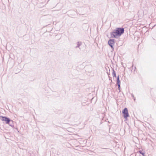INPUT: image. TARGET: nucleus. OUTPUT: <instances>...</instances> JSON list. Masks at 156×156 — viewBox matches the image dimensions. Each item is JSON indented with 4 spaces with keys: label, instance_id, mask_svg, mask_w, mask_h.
I'll return each instance as SVG.
<instances>
[{
    "label": "nucleus",
    "instance_id": "obj_3",
    "mask_svg": "<svg viewBox=\"0 0 156 156\" xmlns=\"http://www.w3.org/2000/svg\"><path fill=\"white\" fill-rule=\"evenodd\" d=\"M115 40L113 39H110L108 41V45L111 47L112 48V51L114 50L113 45L115 43Z\"/></svg>",
    "mask_w": 156,
    "mask_h": 156
},
{
    "label": "nucleus",
    "instance_id": "obj_12",
    "mask_svg": "<svg viewBox=\"0 0 156 156\" xmlns=\"http://www.w3.org/2000/svg\"><path fill=\"white\" fill-rule=\"evenodd\" d=\"M133 99H134V101H135V100H136V98H135V97L133 98Z\"/></svg>",
    "mask_w": 156,
    "mask_h": 156
},
{
    "label": "nucleus",
    "instance_id": "obj_7",
    "mask_svg": "<svg viewBox=\"0 0 156 156\" xmlns=\"http://www.w3.org/2000/svg\"><path fill=\"white\" fill-rule=\"evenodd\" d=\"M7 124H9L12 127L14 126L13 121L12 120H11V119L10 122Z\"/></svg>",
    "mask_w": 156,
    "mask_h": 156
},
{
    "label": "nucleus",
    "instance_id": "obj_1",
    "mask_svg": "<svg viewBox=\"0 0 156 156\" xmlns=\"http://www.w3.org/2000/svg\"><path fill=\"white\" fill-rule=\"evenodd\" d=\"M124 31V29L123 27H118L115 30H114L110 33L111 37L117 38L122 34Z\"/></svg>",
    "mask_w": 156,
    "mask_h": 156
},
{
    "label": "nucleus",
    "instance_id": "obj_6",
    "mask_svg": "<svg viewBox=\"0 0 156 156\" xmlns=\"http://www.w3.org/2000/svg\"><path fill=\"white\" fill-rule=\"evenodd\" d=\"M82 44V42L80 41L78 42L77 43V46L75 47L76 48H79L80 46Z\"/></svg>",
    "mask_w": 156,
    "mask_h": 156
},
{
    "label": "nucleus",
    "instance_id": "obj_5",
    "mask_svg": "<svg viewBox=\"0 0 156 156\" xmlns=\"http://www.w3.org/2000/svg\"><path fill=\"white\" fill-rule=\"evenodd\" d=\"M116 83L117 84V85H120L121 84L120 81L119 80V75H118L117 77Z\"/></svg>",
    "mask_w": 156,
    "mask_h": 156
},
{
    "label": "nucleus",
    "instance_id": "obj_8",
    "mask_svg": "<svg viewBox=\"0 0 156 156\" xmlns=\"http://www.w3.org/2000/svg\"><path fill=\"white\" fill-rule=\"evenodd\" d=\"M112 71H113V72H112V75L113 77H116V73H115V71L114 69H112Z\"/></svg>",
    "mask_w": 156,
    "mask_h": 156
},
{
    "label": "nucleus",
    "instance_id": "obj_10",
    "mask_svg": "<svg viewBox=\"0 0 156 156\" xmlns=\"http://www.w3.org/2000/svg\"><path fill=\"white\" fill-rule=\"evenodd\" d=\"M118 88L119 90V92H120V85H118Z\"/></svg>",
    "mask_w": 156,
    "mask_h": 156
},
{
    "label": "nucleus",
    "instance_id": "obj_4",
    "mask_svg": "<svg viewBox=\"0 0 156 156\" xmlns=\"http://www.w3.org/2000/svg\"><path fill=\"white\" fill-rule=\"evenodd\" d=\"M0 119L3 121H5L6 124H7L10 121V119L5 116H0Z\"/></svg>",
    "mask_w": 156,
    "mask_h": 156
},
{
    "label": "nucleus",
    "instance_id": "obj_2",
    "mask_svg": "<svg viewBox=\"0 0 156 156\" xmlns=\"http://www.w3.org/2000/svg\"><path fill=\"white\" fill-rule=\"evenodd\" d=\"M122 112L123 114V117L125 119H127L129 117L128 110L126 108H124L122 111Z\"/></svg>",
    "mask_w": 156,
    "mask_h": 156
},
{
    "label": "nucleus",
    "instance_id": "obj_11",
    "mask_svg": "<svg viewBox=\"0 0 156 156\" xmlns=\"http://www.w3.org/2000/svg\"><path fill=\"white\" fill-rule=\"evenodd\" d=\"M131 96L133 98L134 97V95L133 94H131Z\"/></svg>",
    "mask_w": 156,
    "mask_h": 156
},
{
    "label": "nucleus",
    "instance_id": "obj_9",
    "mask_svg": "<svg viewBox=\"0 0 156 156\" xmlns=\"http://www.w3.org/2000/svg\"><path fill=\"white\" fill-rule=\"evenodd\" d=\"M139 152L141 154H142L143 156H145L144 152H142L141 151H139Z\"/></svg>",
    "mask_w": 156,
    "mask_h": 156
}]
</instances>
